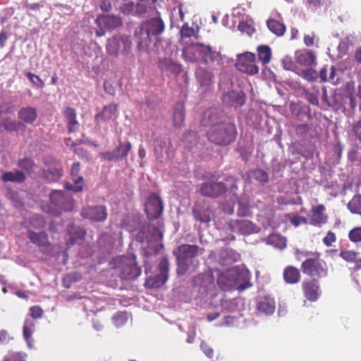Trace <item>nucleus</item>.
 Segmentation results:
<instances>
[{"mask_svg":"<svg viewBox=\"0 0 361 361\" xmlns=\"http://www.w3.org/2000/svg\"><path fill=\"white\" fill-rule=\"evenodd\" d=\"M202 122L204 126H210L207 131V139L216 145H229L236 138L235 125L232 122L217 121L216 112L214 111H207Z\"/></svg>","mask_w":361,"mask_h":361,"instance_id":"nucleus-1","label":"nucleus"},{"mask_svg":"<svg viewBox=\"0 0 361 361\" xmlns=\"http://www.w3.org/2000/svg\"><path fill=\"white\" fill-rule=\"evenodd\" d=\"M200 247L197 245L182 244L173 250V253L176 260V273L183 276L190 268L195 269V258L199 254Z\"/></svg>","mask_w":361,"mask_h":361,"instance_id":"nucleus-2","label":"nucleus"},{"mask_svg":"<svg viewBox=\"0 0 361 361\" xmlns=\"http://www.w3.org/2000/svg\"><path fill=\"white\" fill-rule=\"evenodd\" d=\"M302 255L306 257L301 264L303 274L317 280L327 276L328 267L325 261L320 258L319 252H306Z\"/></svg>","mask_w":361,"mask_h":361,"instance_id":"nucleus-3","label":"nucleus"},{"mask_svg":"<svg viewBox=\"0 0 361 361\" xmlns=\"http://www.w3.org/2000/svg\"><path fill=\"white\" fill-rule=\"evenodd\" d=\"M195 52L199 53L202 61L206 63L221 59L219 52L214 51L212 47L202 43H195L191 44L190 47L184 48L183 56L186 61L192 62L196 60L195 56L192 54Z\"/></svg>","mask_w":361,"mask_h":361,"instance_id":"nucleus-4","label":"nucleus"},{"mask_svg":"<svg viewBox=\"0 0 361 361\" xmlns=\"http://www.w3.org/2000/svg\"><path fill=\"white\" fill-rule=\"evenodd\" d=\"M114 269L122 279H135L141 274V269L136 263L135 255L116 258Z\"/></svg>","mask_w":361,"mask_h":361,"instance_id":"nucleus-5","label":"nucleus"},{"mask_svg":"<svg viewBox=\"0 0 361 361\" xmlns=\"http://www.w3.org/2000/svg\"><path fill=\"white\" fill-rule=\"evenodd\" d=\"M132 45L129 36L114 35L108 39L106 51L108 54L114 56H118L120 54L128 56L131 52Z\"/></svg>","mask_w":361,"mask_h":361,"instance_id":"nucleus-6","label":"nucleus"},{"mask_svg":"<svg viewBox=\"0 0 361 361\" xmlns=\"http://www.w3.org/2000/svg\"><path fill=\"white\" fill-rule=\"evenodd\" d=\"M192 287L197 291L199 298H205L215 290V279L212 272L200 274L192 280Z\"/></svg>","mask_w":361,"mask_h":361,"instance_id":"nucleus-7","label":"nucleus"},{"mask_svg":"<svg viewBox=\"0 0 361 361\" xmlns=\"http://www.w3.org/2000/svg\"><path fill=\"white\" fill-rule=\"evenodd\" d=\"M158 275L146 279L145 286L147 288H159L169 279V262L167 257H163L159 260Z\"/></svg>","mask_w":361,"mask_h":361,"instance_id":"nucleus-8","label":"nucleus"},{"mask_svg":"<svg viewBox=\"0 0 361 361\" xmlns=\"http://www.w3.org/2000/svg\"><path fill=\"white\" fill-rule=\"evenodd\" d=\"M227 190V186L223 182L207 180L199 185V193L206 197L217 198Z\"/></svg>","mask_w":361,"mask_h":361,"instance_id":"nucleus-9","label":"nucleus"},{"mask_svg":"<svg viewBox=\"0 0 361 361\" xmlns=\"http://www.w3.org/2000/svg\"><path fill=\"white\" fill-rule=\"evenodd\" d=\"M235 66L239 71L246 73L250 75L259 72V68L256 64V56L251 52L238 54Z\"/></svg>","mask_w":361,"mask_h":361,"instance_id":"nucleus-10","label":"nucleus"},{"mask_svg":"<svg viewBox=\"0 0 361 361\" xmlns=\"http://www.w3.org/2000/svg\"><path fill=\"white\" fill-rule=\"evenodd\" d=\"M50 202L56 207V214L61 211H70L74 206L73 200L70 195L62 190H55L49 195Z\"/></svg>","mask_w":361,"mask_h":361,"instance_id":"nucleus-11","label":"nucleus"},{"mask_svg":"<svg viewBox=\"0 0 361 361\" xmlns=\"http://www.w3.org/2000/svg\"><path fill=\"white\" fill-rule=\"evenodd\" d=\"M164 209L162 200L157 194H151L145 204V212L149 220H154L160 217Z\"/></svg>","mask_w":361,"mask_h":361,"instance_id":"nucleus-12","label":"nucleus"},{"mask_svg":"<svg viewBox=\"0 0 361 361\" xmlns=\"http://www.w3.org/2000/svg\"><path fill=\"white\" fill-rule=\"evenodd\" d=\"M80 216L92 222H104L108 217V211L104 205L87 206L80 210Z\"/></svg>","mask_w":361,"mask_h":361,"instance_id":"nucleus-13","label":"nucleus"},{"mask_svg":"<svg viewBox=\"0 0 361 361\" xmlns=\"http://www.w3.org/2000/svg\"><path fill=\"white\" fill-rule=\"evenodd\" d=\"M302 292L308 301H317L322 293L319 280L314 279L303 280L302 282Z\"/></svg>","mask_w":361,"mask_h":361,"instance_id":"nucleus-14","label":"nucleus"},{"mask_svg":"<svg viewBox=\"0 0 361 361\" xmlns=\"http://www.w3.org/2000/svg\"><path fill=\"white\" fill-rule=\"evenodd\" d=\"M131 148L132 145L129 141L120 142L113 150L102 152L100 156L108 161H118L119 159L126 158Z\"/></svg>","mask_w":361,"mask_h":361,"instance_id":"nucleus-15","label":"nucleus"},{"mask_svg":"<svg viewBox=\"0 0 361 361\" xmlns=\"http://www.w3.org/2000/svg\"><path fill=\"white\" fill-rule=\"evenodd\" d=\"M81 170V164L79 162H75L72 164L71 170V175L72 177L73 183L66 182L64 183V188L68 190H71L75 192H81L85 185L83 177L80 175Z\"/></svg>","mask_w":361,"mask_h":361,"instance_id":"nucleus-16","label":"nucleus"},{"mask_svg":"<svg viewBox=\"0 0 361 361\" xmlns=\"http://www.w3.org/2000/svg\"><path fill=\"white\" fill-rule=\"evenodd\" d=\"M134 37L135 38L136 51L139 53L151 54L150 44H152V38L140 25L135 28Z\"/></svg>","mask_w":361,"mask_h":361,"instance_id":"nucleus-17","label":"nucleus"},{"mask_svg":"<svg viewBox=\"0 0 361 361\" xmlns=\"http://www.w3.org/2000/svg\"><path fill=\"white\" fill-rule=\"evenodd\" d=\"M140 26L150 37H158L164 32L165 25L160 18H152L143 21Z\"/></svg>","mask_w":361,"mask_h":361,"instance_id":"nucleus-18","label":"nucleus"},{"mask_svg":"<svg viewBox=\"0 0 361 361\" xmlns=\"http://www.w3.org/2000/svg\"><path fill=\"white\" fill-rule=\"evenodd\" d=\"M195 77L199 86L204 91L208 90L214 85L215 76L208 69L198 67L195 71Z\"/></svg>","mask_w":361,"mask_h":361,"instance_id":"nucleus-19","label":"nucleus"},{"mask_svg":"<svg viewBox=\"0 0 361 361\" xmlns=\"http://www.w3.org/2000/svg\"><path fill=\"white\" fill-rule=\"evenodd\" d=\"M86 231L80 226L73 224L67 226V233L65 236L66 245L67 247L73 246L76 243H80L85 238Z\"/></svg>","mask_w":361,"mask_h":361,"instance_id":"nucleus-20","label":"nucleus"},{"mask_svg":"<svg viewBox=\"0 0 361 361\" xmlns=\"http://www.w3.org/2000/svg\"><path fill=\"white\" fill-rule=\"evenodd\" d=\"M325 210L326 207L323 204L312 207L308 215L310 225L320 226L325 224L327 221V216L324 214Z\"/></svg>","mask_w":361,"mask_h":361,"instance_id":"nucleus-21","label":"nucleus"},{"mask_svg":"<svg viewBox=\"0 0 361 361\" xmlns=\"http://www.w3.org/2000/svg\"><path fill=\"white\" fill-rule=\"evenodd\" d=\"M152 145L157 159L163 158L164 153L167 154L172 146L171 142L169 138L160 136L153 139Z\"/></svg>","mask_w":361,"mask_h":361,"instance_id":"nucleus-22","label":"nucleus"},{"mask_svg":"<svg viewBox=\"0 0 361 361\" xmlns=\"http://www.w3.org/2000/svg\"><path fill=\"white\" fill-rule=\"evenodd\" d=\"M192 214L198 222L208 225L211 222L213 212L209 206L195 205L192 209Z\"/></svg>","mask_w":361,"mask_h":361,"instance_id":"nucleus-23","label":"nucleus"},{"mask_svg":"<svg viewBox=\"0 0 361 361\" xmlns=\"http://www.w3.org/2000/svg\"><path fill=\"white\" fill-rule=\"evenodd\" d=\"M97 26L104 27L106 29H114L122 25V19L119 16L111 15H102L97 18L95 20Z\"/></svg>","mask_w":361,"mask_h":361,"instance_id":"nucleus-24","label":"nucleus"},{"mask_svg":"<svg viewBox=\"0 0 361 361\" xmlns=\"http://www.w3.org/2000/svg\"><path fill=\"white\" fill-rule=\"evenodd\" d=\"M245 95L242 92L231 90L224 94L223 103L235 107L243 106L245 103Z\"/></svg>","mask_w":361,"mask_h":361,"instance_id":"nucleus-25","label":"nucleus"},{"mask_svg":"<svg viewBox=\"0 0 361 361\" xmlns=\"http://www.w3.org/2000/svg\"><path fill=\"white\" fill-rule=\"evenodd\" d=\"M231 227L233 232L236 231L242 235H250L256 232V225L250 220H235L231 224Z\"/></svg>","mask_w":361,"mask_h":361,"instance_id":"nucleus-26","label":"nucleus"},{"mask_svg":"<svg viewBox=\"0 0 361 361\" xmlns=\"http://www.w3.org/2000/svg\"><path fill=\"white\" fill-rule=\"evenodd\" d=\"M18 118L23 123V122L32 124L35 122L37 117V111L35 107L27 106L19 109L17 114Z\"/></svg>","mask_w":361,"mask_h":361,"instance_id":"nucleus-27","label":"nucleus"},{"mask_svg":"<svg viewBox=\"0 0 361 361\" xmlns=\"http://www.w3.org/2000/svg\"><path fill=\"white\" fill-rule=\"evenodd\" d=\"M63 116L67 122V128L69 133L75 132L78 130L80 123L77 120V113L75 109L68 106L63 111Z\"/></svg>","mask_w":361,"mask_h":361,"instance_id":"nucleus-28","label":"nucleus"},{"mask_svg":"<svg viewBox=\"0 0 361 361\" xmlns=\"http://www.w3.org/2000/svg\"><path fill=\"white\" fill-rule=\"evenodd\" d=\"M118 105L115 104H110L103 106L102 111L97 114L95 116V121L97 123H100L104 121H109L116 116L117 112Z\"/></svg>","mask_w":361,"mask_h":361,"instance_id":"nucleus-29","label":"nucleus"},{"mask_svg":"<svg viewBox=\"0 0 361 361\" xmlns=\"http://www.w3.org/2000/svg\"><path fill=\"white\" fill-rule=\"evenodd\" d=\"M159 68L163 73H165L166 76H170L171 74L177 75L180 71L179 65L169 59H159Z\"/></svg>","mask_w":361,"mask_h":361,"instance_id":"nucleus-30","label":"nucleus"},{"mask_svg":"<svg viewBox=\"0 0 361 361\" xmlns=\"http://www.w3.org/2000/svg\"><path fill=\"white\" fill-rule=\"evenodd\" d=\"M27 238L31 243L39 247H48L49 245V235L45 232L41 231L37 233L29 230L27 232Z\"/></svg>","mask_w":361,"mask_h":361,"instance_id":"nucleus-31","label":"nucleus"},{"mask_svg":"<svg viewBox=\"0 0 361 361\" xmlns=\"http://www.w3.org/2000/svg\"><path fill=\"white\" fill-rule=\"evenodd\" d=\"M316 56L311 51L302 50L295 52V61L302 66H311L316 63Z\"/></svg>","mask_w":361,"mask_h":361,"instance_id":"nucleus-32","label":"nucleus"},{"mask_svg":"<svg viewBox=\"0 0 361 361\" xmlns=\"http://www.w3.org/2000/svg\"><path fill=\"white\" fill-rule=\"evenodd\" d=\"M35 329V322L32 319H26L23 325V337L28 348H33V332Z\"/></svg>","mask_w":361,"mask_h":361,"instance_id":"nucleus-33","label":"nucleus"},{"mask_svg":"<svg viewBox=\"0 0 361 361\" xmlns=\"http://www.w3.org/2000/svg\"><path fill=\"white\" fill-rule=\"evenodd\" d=\"M283 276L288 284H296L301 279L299 269L293 266L286 267L283 270Z\"/></svg>","mask_w":361,"mask_h":361,"instance_id":"nucleus-34","label":"nucleus"},{"mask_svg":"<svg viewBox=\"0 0 361 361\" xmlns=\"http://www.w3.org/2000/svg\"><path fill=\"white\" fill-rule=\"evenodd\" d=\"M275 302L273 298L264 297L257 303V309L258 312L267 314H272L275 310Z\"/></svg>","mask_w":361,"mask_h":361,"instance_id":"nucleus-35","label":"nucleus"},{"mask_svg":"<svg viewBox=\"0 0 361 361\" xmlns=\"http://www.w3.org/2000/svg\"><path fill=\"white\" fill-rule=\"evenodd\" d=\"M1 180L5 182L23 183L25 180V175L20 171L4 172L1 174Z\"/></svg>","mask_w":361,"mask_h":361,"instance_id":"nucleus-36","label":"nucleus"},{"mask_svg":"<svg viewBox=\"0 0 361 361\" xmlns=\"http://www.w3.org/2000/svg\"><path fill=\"white\" fill-rule=\"evenodd\" d=\"M267 25L271 33L278 37L283 36L286 30V26L278 20L269 18L267 20Z\"/></svg>","mask_w":361,"mask_h":361,"instance_id":"nucleus-37","label":"nucleus"},{"mask_svg":"<svg viewBox=\"0 0 361 361\" xmlns=\"http://www.w3.org/2000/svg\"><path fill=\"white\" fill-rule=\"evenodd\" d=\"M62 176L63 169L59 167H51L43 172V176L48 182H56Z\"/></svg>","mask_w":361,"mask_h":361,"instance_id":"nucleus-38","label":"nucleus"},{"mask_svg":"<svg viewBox=\"0 0 361 361\" xmlns=\"http://www.w3.org/2000/svg\"><path fill=\"white\" fill-rule=\"evenodd\" d=\"M351 214L361 216V194L355 195L347 204Z\"/></svg>","mask_w":361,"mask_h":361,"instance_id":"nucleus-39","label":"nucleus"},{"mask_svg":"<svg viewBox=\"0 0 361 361\" xmlns=\"http://www.w3.org/2000/svg\"><path fill=\"white\" fill-rule=\"evenodd\" d=\"M258 59L263 64L269 63L271 60V49L268 45H260L257 47Z\"/></svg>","mask_w":361,"mask_h":361,"instance_id":"nucleus-40","label":"nucleus"},{"mask_svg":"<svg viewBox=\"0 0 361 361\" xmlns=\"http://www.w3.org/2000/svg\"><path fill=\"white\" fill-rule=\"evenodd\" d=\"M268 242L273 245L275 247H277L279 249L283 250L286 247L287 240L286 238L278 235V234H271L268 237Z\"/></svg>","mask_w":361,"mask_h":361,"instance_id":"nucleus-41","label":"nucleus"},{"mask_svg":"<svg viewBox=\"0 0 361 361\" xmlns=\"http://www.w3.org/2000/svg\"><path fill=\"white\" fill-rule=\"evenodd\" d=\"M27 355L24 352L10 351L4 356L2 361H27Z\"/></svg>","mask_w":361,"mask_h":361,"instance_id":"nucleus-42","label":"nucleus"},{"mask_svg":"<svg viewBox=\"0 0 361 361\" xmlns=\"http://www.w3.org/2000/svg\"><path fill=\"white\" fill-rule=\"evenodd\" d=\"M17 166L19 168L24 169V171L27 173H30L33 172L34 168L35 167V164L32 158L24 157L18 160Z\"/></svg>","mask_w":361,"mask_h":361,"instance_id":"nucleus-43","label":"nucleus"},{"mask_svg":"<svg viewBox=\"0 0 361 361\" xmlns=\"http://www.w3.org/2000/svg\"><path fill=\"white\" fill-rule=\"evenodd\" d=\"M24 123L21 121H16L9 119H6L3 121V126L4 129L9 132L18 131L21 128L24 127Z\"/></svg>","mask_w":361,"mask_h":361,"instance_id":"nucleus-44","label":"nucleus"},{"mask_svg":"<svg viewBox=\"0 0 361 361\" xmlns=\"http://www.w3.org/2000/svg\"><path fill=\"white\" fill-rule=\"evenodd\" d=\"M128 316L127 312H118L113 318V322L116 327H121L128 322Z\"/></svg>","mask_w":361,"mask_h":361,"instance_id":"nucleus-45","label":"nucleus"},{"mask_svg":"<svg viewBox=\"0 0 361 361\" xmlns=\"http://www.w3.org/2000/svg\"><path fill=\"white\" fill-rule=\"evenodd\" d=\"M252 174L254 178L259 183H266L269 182L268 173L262 169H254Z\"/></svg>","mask_w":361,"mask_h":361,"instance_id":"nucleus-46","label":"nucleus"},{"mask_svg":"<svg viewBox=\"0 0 361 361\" xmlns=\"http://www.w3.org/2000/svg\"><path fill=\"white\" fill-rule=\"evenodd\" d=\"M238 30L242 33H245L249 36H252L256 30L252 24H250L247 23V21L244 20L239 22Z\"/></svg>","mask_w":361,"mask_h":361,"instance_id":"nucleus-47","label":"nucleus"},{"mask_svg":"<svg viewBox=\"0 0 361 361\" xmlns=\"http://www.w3.org/2000/svg\"><path fill=\"white\" fill-rule=\"evenodd\" d=\"M185 121V114L184 111L180 109H176L175 112L173 114V124L175 128H180L184 123Z\"/></svg>","mask_w":361,"mask_h":361,"instance_id":"nucleus-48","label":"nucleus"},{"mask_svg":"<svg viewBox=\"0 0 361 361\" xmlns=\"http://www.w3.org/2000/svg\"><path fill=\"white\" fill-rule=\"evenodd\" d=\"M311 130V127L307 123H302L296 126L295 128V134L298 137L304 138Z\"/></svg>","mask_w":361,"mask_h":361,"instance_id":"nucleus-49","label":"nucleus"},{"mask_svg":"<svg viewBox=\"0 0 361 361\" xmlns=\"http://www.w3.org/2000/svg\"><path fill=\"white\" fill-rule=\"evenodd\" d=\"M25 75L32 82L34 86L39 88L44 87V81L39 76L35 75V73L32 72H26L25 73Z\"/></svg>","mask_w":361,"mask_h":361,"instance_id":"nucleus-50","label":"nucleus"},{"mask_svg":"<svg viewBox=\"0 0 361 361\" xmlns=\"http://www.w3.org/2000/svg\"><path fill=\"white\" fill-rule=\"evenodd\" d=\"M357 252L350 250H343L339 254L341 259L348 262H355L357 259Z\"/></svg>","mask_w":361,"mask_h":361,"instance_id":"nucleus-51","label":"nucleus"},{"mask_svg":"<svg viewBox=\"0 0 361 361\" xmlns=\"http://www.w3.org/2000/svg\"><path fill=\"white\" fill-rule=\"evenodd\" d=\"M348 237L350 241L353 243L361 242V226L352 228L348 233Z\"/></svg>","mask_w":361,"mask_h":361,"instance_id":"nucleus-52","label":"nucleus"},{"mask_svg":"<svg viewBox=\"0 0 361 361\" xmlns=\"http://www.w3.org/2000/svg\"><path fill=\"white\" fill-rule=\"evenodd\" d=\"M151 54H160L164 51L162 39L159 36L156 37L155 42L150 47Z\"/></svg>","mask_w":361,"mask_h":361,"instance_id":"nucleus-53","label":"nucleus"},{"mask_svg":"<svg viewBox=\"0 0 361 361\" xmlns=\"http://www.w3.org/2000/svg\"><path fill=\"white\" fill-rule=\"evenodd\" d=\"M30 315L32 319H40L42 317L44 312L40 306L35 305L30 309Z\"/></svg>","mask_w":361,"mask_h":361,"instance_id":"nucleus-54","label":"nucleus"},{"mask_svg":"<svg viewBox=\"0 0 361 361\" xmlns=\"http://www.w3.org/2000/svg\"><path fill=\"white\" fill-rule=\"evenodd\" d=\"M302 76L307 80L312 81L317 78L318 73L314 70L307 69L302 71Z\"/></svg>","mask_w":361,"mask_h":361,"instance_id":"nucleus-55","label":"nucleus"},{"mask_svg":"<svg viewBox=\"0 0 361 361\" xmlns=\"http://www.w3.org/2000/svg\"><path fill=\"white\" fill-rule=\"evenodd\" d=\"M195 31L194 29L188 25L184 24L180 30V34L182 37H191L194 35Z\"/></svg>","mask_w":361,"mask_h":361,"instance_id":"nucleus-56","label":"nucleus"},{"mask_svg":"<svg viewBox=\"0 0 361 361\" xmlns=\"http://www.w3.org/2000/svg\"><path fill=\"white\" fill-rule=\"evenodd\" d=\"M250 208L247 204L240 202H238V209L237 214L238 216H247L250 214Z\"/></svg>","mask_w":361,"mask_h":361,"instance_id":"nucleus-57","label":"nucleus"},{"mask_svg":"<svg viewBox=\"0 0 361 361\" xmlns=\"http://www.w3.org/2000/svg\"><path fill=\"white\" fill-rule=\"evenodd\" d=\"M336 239L335 233L332 231H328L326 235L323 238V243L326 246H331L335 243Z\"/></svg>","mask_w":361,"mask_h":361,"instance_id":"nucleus-58","label":"nucleus"},{"mask_svg":"<svg viewBox=\"0 0 361 361\" xmlns=\"http://www.w3.org/2000/svg\"><path fill=\"white\" fill-rule=\"evenodd\" d=\"M352 130L355 136L361 142V118L353 124Z\"/></svg>","mask_w":361,"mask_h":361,"instance_id":"nucleus-59","label":"nucleus"},{"mask_svg":"<svg viewBox=\"0 0 361 361\" xmlns=\"http://www.w3.org/2000/svg\"><path fill=\"white\" fill-rule=\"evenodd\" d=\"M316 35L314 32H311L309 35H305L303 37L304 44L307 47H312L314 44V40L316 39Z\"/></svg>","mask_w":361,"mask_h":361,"instance_id":"nucleus-60","label":"nucleus"},{"mask_svg":"<svg viewBox=\"0 0 361 361\" xmlns=\"http://www.w3.org/2000/svg\"><path fill=\"white\" fill-rule=\"evenodd\" d=\"M290 222L295 226H298L302 224H307V219L303 216H295L290 219Z\"/></svg>","mask_w":361,"mask_h":361,"instance_id":"nucleus-61","label":"nucleus"},{"mask_svg":"<svg viewBox=\"0 0 361 361\" xmlns=\"http://www.w3.org/2000/svg\"><path fill=\"white\" fill-rule=\"evenodd\" d=\"M56 8L67 15H71L73 11V7L68 6V4H57Z\"/></svg>","mask_w":361,"mask_h":361,"instance_id":"nucleus-62","label":"nucleus"},{"mask_svg":"<svg viewBox=\"0 0 361 361\" xmlns=\"http://www.w3.org/2000/svg\"><path fill=\"white\" fill-rule=\"evenodd\" d=\"M200 348L207 357H212L213 356L214 350L209 347L207 343H204V341L201 342Z\"/></svg>","mask_w":361,"mask_h":361,"instance_id":"nucleus-63","label":"nucleus"},{"mask_svg":"<svg viewBox=\"0 0 361 361\" xmlns=\"http://www.w3.org/2000/svg\"><path fill=\"white\" fill-rule=\"evenodd\" d=\"M10 340L9 332L7 330H0V343L4 344Z\"/></svg>","mask_w":361,"mask_h":361,"instance_id":"nucleus-64","label":"nucleus"}]
</instances>
